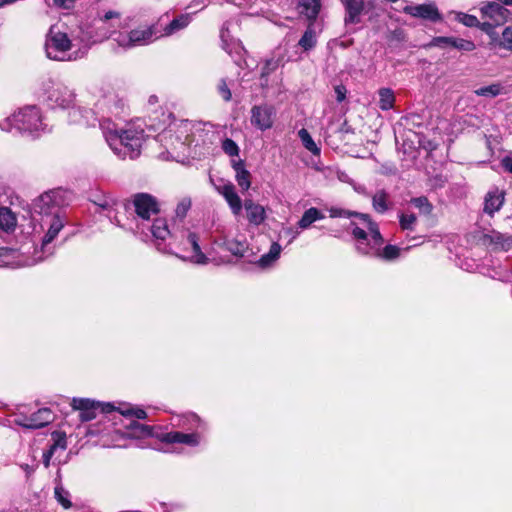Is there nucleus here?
I'll return each mask as SVG.
<instances>
[{"mask_svg": "<svg viewBox=\"0 0 512 512\" xmlns=\"http://www.w3.org/2000/svg\"><path fill=\"white\" fill-rule=\"evenodd\" d=\"M93 113L99 114L103 136L112 151L121 159H136L145 140L144 130L129 125L118 128L110 116L120 117L126 111V102L113 89L106 86L95 87Z\"/></svg>", "mask_w": 512, "mask_h": 512, "instance_id": "1", "label": "nucleus"}, {"mask_svg": "<svg viewBox=\"0 0 512 512\" xmlns=\"http://www.w3.org/2000/svg\"><path fill=\"white\" fill-rule=\"evenodd\" d=\"M68 192L54 189L41 194L32 203L33 232L46 230L41 242L42 254H52L48 245L56 238L65 223L63 206L67 204Z\"/></svg>", "mask_w": 512, "mask_h": 512, "instance_id": "2", "label": "nucleus"}, {"mask_svg": "<svg viewBox=\"0 0 512 512\" xmlns=\"http://www.w3.org/2000/svg\"><path fill=\"white\" fill-rule=\"evenodd\" d=\"M361 218L366 222V231L351 222V232L356 240V250L367 256L377 257L387 261L394 260L400 255V248L395 245H386L381 248L384 239L379 231L378 225L373 222L368 214H361Z\"/></svg>", "mask_w": 512, "mask_h": 512, "instance_id": "3", "label": "nucleus"}, {"mask_svg": "<svg viewBox=\"0 0 512 512\" xmlns=\"http://www.w3.org/2000/svg\"><path fill=\"white\" fill-rule=\"evenodd\" d=\"M133 205L136 212L138 231L152 239H163L169 235L167 220L159 216V205L155 197L147 193L134 195Z\"/></svg>", "mask_w": 512, "mask_h": 512, "instance_id": "4", "label": "nucleus"}, {"mask_svg": "<svg viewBox=\"0 0 512 512\" xmlns=\"http://www.w3.org/2000/svg\"><path fill=\"white\" fill-rule=\"evenodd\" d=\"M156 248L163 253L175 254L177 257L196 264H207L208 257L201 251L198 236L189 229L171 231L163 239H153Z\"/></svg>", "mask_w": 512, "mask_h": 512, "instance_id": "5", "label": "nucleus"}, {"mask_svg": "<svg viewBox=\"0 0 512 512\" xmlns=\"http://www.w3.org/2000/svg\"><path fill=\"white\" fill-rule=\"evenodd\" d=\"M76 30L69 36L58 25H52L46 34L44 49L46 56L54 61H77L85 57V46L75 37Z\"/></svg>", "mask_w": 512, "mask_h": 512, "instance_id": "6", "label": "nucleus"}, {"mask_svg": "<svg viewBox=\"0 0 512 512\" xmlns=\"http://www.w3.org/2000/svg\"><path fill=\"white\" fill-rule=\"evenodd\" d=\"M44 100L51 108L71 109L69 112L70 120L74 123H85L89 121L83 113H88L80 107H75L76 93L74 89L68 87L62 82L47 80L43 83Z\"/></svg>", "mask_w": 512, "mask_h": 512, "instance_id": "7", "label": "nucleus"}, {"mask_svg": "<svg viewBox=\"0 0 512 512\" xmlns=\"http://www.w3.org/2000/svg\"><path fill=\"white\" fill-rule=\"evenodd\" d=\"M13 128L22 134L39 137L48 130V125L37 106H26L0 122V129L10 132Z\"/></svg>", "mask_w": 512, "mask_h": 512, "instance_id": "8", "label": "nucleus"}, {"mask_svg": "<svg viewBox=\"0 0 512 512\" xmlns=\"http://www.w3.org/2000/svg\"><path fill=\"white\" fill-rule=\"evenodd\" d=\"M178 426L184 431L161 432L156 438L167 444H184L189 447H197L202 440L200 431L206 429L204 422L194 413L183 415L179 419Z\"/></svg>", "mask_w": 512, "mask_h": 512, "instance_id": "9", "label": "nucleus"}, {"mask_svg": "<svg viewBox=\"0 0 512 512\" xmlns=\"http://www.w3.org/2000/svg\"><path fill=\"white\" fill-rule=\"evenodd\" d=\"M203 131L200 123L181 120L178 123L170 125L159 137L161 141L170 143L173 149H181L193 143L198 144L197 137H200Z\"/></svg>", "mask_w": 512, "mask_h": 512, "instance_id": "10", "label": "nucleus"}, {"mask_svg": "<svg viewBox=\"0 0 512 512\" xmlns=\"http://www.w3.org/2000/svg\"><path fill=\"white\" fill-rule=\"evenodd\" d=\"M161 38L160 21L150 25L139 26L129 32L114 33L113 41L119 47L130 49L137 46L148 45Z\"/></svg>", "mask_w": 512, "mask_h": 512, "instance_id": "11", "label": "nucleus"}, {"mask_svg": "<svg viewBox=\"0 0 512 512\" xmlns=\"http://www.w3.org/2000/svg\"><path fill=\"white\" fill-rule=\"evenodd\" d=\"M112 36V32L107 27L103 20L98 18L91 22L81 23L76 29V40L85 46V55L88 53L90 47L98 42H102Z\"/></svg>", "mask_w": 512, "mask_h": 512, "instance_id": "12", "label": "nucleus"}, {"mask_svg": "<svg viewBox=\"0 0 512 512\" xmlns=\"http://www.w3.org/2000/svg\"><path fill=\"white\" fill-rule=\"evenodd\" d=\"M73 408L80 411L82 421H90L96 418L97 412L110 413L116 410L112 403L96 402L88 398H73Z\"/></svg>", "mask_w": 512, "mask_h": 512, "instance_id": "13", "label": "nucleus"}, {"mask_svg": "<svg viewBox=\"0 0 512 512\" xmlns=\"http://www.w3.org/2000/svg\"><path fill=\"white\" fill-rule=\"evenodd\" d=\"M251 124L260 131H266L272 128L276 115V110L272 105H255L250 111Z\"/></svg>", "mask_w": 512, "mask_h": 512, "instance_id": "14", "label": "nucleus"}, {"mask_svg": "<svg viewBox=\"0 0 512 512\" xmlns=\"http://www.w3.org/2000/svg\"><path fill=\"white\" fill-rule=\"evenodd\" d=\"M405 14L416 18L437 22L441 20V15L433 4L407 5L403 8Z\"/></svg>", "mask_w": 512, "mask_h": 512, "instance_id": "15", "label": "nucleus"}, {"mask_svg": "<svg viewBox=\"0 0 512 512\" xmlns=\"http://www.w3.org/2000/svg\"><path fill=\"white\" fill-rule=\"evenodd\" d=\"M164 17H168V14L163 15L158 20V21H160L161 38L172 36V35L176 34L177 32L185 29L190 24L191 19H192L190 14H181V15L177 16L176 18H174L173 20H171L169 23L164 25L162 23Z\"/></svg>", "mask_w": 512, "mask_h": 512, "instance_id": "16", "label": "nucleus"}, {"mask_svg": "<svg viewBox=\"0 0 512 512\" xmlns=\"http://www.w3.org/2000/svg\"><path fill=\"white\" fill-rule=\"evenodd\" d=\"M345 8V25L358 24L361 22V15L365 10L364 0H341Z\"/></svg>", "mask_w": 512, "mask_h": 512, "instance_id": "17", "label": "nucleus"}, {"mask_svg": "<svg viewBox=\"0 0 512 512\" xmlns=\"http://www.w3.org/2000/svg\"><path fill=\"white\" fill-rule=\"evenodd\" d=\"M481 12L483 16L492 21V23L489 24L490 26L503 24L506 22L509 15V11L503 5L495 2L484 5L481 8Z\"/></svg>", "mask_w": 512, "mask_h": 512, "instance_id": "18", "label": "nucleus"}, {"mask_svg": "<svg viewBox=\"0 0 512 512\" xmlns=\"http://www.w3.org/2000/svg\"><path fill=\"white\" fill-rule=\"evenodd\" d=\"M243 207L246 211L247 220L251 225L259 226L265 221L266 210L262 205L254 202L252 199H246Z\"/></svg>", "mask_w": 512, "mask_h": 512, "instance_id": "19", "label": "nucleus"}, {"mask_svg": "<svg viewBox=\"0 0 512 512\" xmlns=\"http://www.w3.org/2000/svg\"><path fill=\"white\" fill-rule=\"evenodd\" d=\"M504 200L505 193L503 191H500L498 188L490 190L485 196L484 212L493 215L501 209Z\"/></svg>", "mask_w": 512, "mask_h": 512, "instance_id": "20", "label": "nucleus"}, {"mask_svg": "<svg viewBox=\"0 0 512 512\" xmlns=\"http://www.w3.org/2000/svg\"><path fill=\"white\" fill-rule=\"evenodd\" d=\"M127 434L131 437H145L152 436L156 438V434H160L162 431L155 427L144 425L139 423L137 420L130 419V423L127 425Z\"/></svg>", "mask_w": 512, "mask_h": 512, "instance_id": "21", "label": "nucleus"}, {"mask_svg": "<svg viewBox=\"0 0 512 512\" xmlns=\"http://www.w3.org/2000/svg\"><path fill=\"white\" fill-rule=\"evenodd\" d=\"M231 165L235 171V178L243 191H247L251 186L250 172L245 168L244 162L241 159L231 160Z\"/></svg>", "mask_w": 512, "mask_h": 512, "instance_id": "22", "label": "nucleus"}, {"mask_svg": "<svg viewBox=\"0 0 512 512\" xmlns=\"http://www.w3.org/2000/svg\"><path fill=\"white\" fill-rule=\"evenodd\" d=\"M54 420V415L52 411L48 408H41L38 411L32 413L30 415V422L28 424V429H39L48 424H50Z\"/></svg>", "mask_w": 512, "mask_h": 512, "instance_id": "23", "label": "nucleus"}, {"mask_svg": "<svg viewBox=\"0 0 512 512\" xmlns=\"http://www.w3.org/2000/svg\"><path fill=\"white\" fill-rule=\"evenodd\" d=\"M4 203L5 201L0 200V230L11 233L16 228L17 218L8 207L4 206Z\"/></svg>", "mask_w": 512, "mask_h": 512, "instance_id": "24", "label": "nucleus"}, {"mask_svg": "<svg viewBox=\"0 0 512 512\" xmlns=\"http://www.w3.org/2000/svg\"><path fill=\"white\" fill-rule=\"evenodd\" d=\"M325 215L316 207H311L304 211L303 215L297 222V227L300 230L309 229L316 221L322 220Z\"/></svg>", "mask_w": 512, "mask_h": 512, "instance_id": "25", "label": "nucleus"}, {"mask_svg": "<svg viewBox=\"0 0 512 512\" xmlns=\"http://www.w3.org/2000/svg\"><path fill=\"white\" fill-rule=\"evenodd\" d=\"M321 8L320 0H300L298 3L299 13L310 20H315Z\"/></svg>", "mask_w": 512, "mask_h": 512, "instance_id": "26", "label": "nucleus"}, {"mask_svg": "<svg viewBox=\"0 0 512 512\" xmlns=\"http://www.w3.org/2000/svg\"><path fill=\"white\" fill-rule=\"evenodd\" d=\"M223 247L236 257H244L248 251L246 240L226 239L223 242Z\"/></svg>", "mask_w": 512, "mask_h": 512, "instance_id": "27", "label": "nucleus"}, {"mask_svg": "<svg viewBox=\"0 0 512 512\" xmlns=\"http://www.w3.org/2000/svg\"><path fill=\"white\" fill-rule=\"evenodd\" d=\"M372 206L376 212L381 214L388 211L391 206V203L389 201V194L383 189L378 190L372 196Z\"/></svg>", "mask_w": 512, "mask_h": 512, "instance_id": "28", "label": "nucleus"}, {"mask_svg": "<svg viewBox=\"0 0 512 512\" xmlns=\"http://www.w3.org/2000/svg\"><path fill=\"white\" fill-rule=\"evenodd\" d=\"M281 246L277 242H273L270 246L269 252L263 254L257 261V265L261 268L270 267L280 257Z\"/></svg>", "mask_w": 512, "mask_h": 512, "instance_id": "29", "label": "nucleus"}, {"mask_svg": "<svg viewBox=\"0 0 512 512\" xmlns=\"http://www.w3.org/2000/svg\"><path fill=\"white\" fill-rule=\"evenodd\" d=\"M378 106L381 110L387 111L393 108L395 102V95L390 88H380L378 90Z\"/></svg>", "mask_w": 512, "mask_h": 512, "instance_id": "30", "label": "nucleus"}, {"mask_svg": "<svg viewBox=\"0 0 512 512\" xmlns=\"http://www.w3.org/2000/svg\"><path fill=\"white\" fill-rule=\"evenodd\" d=\"M316 43H317L316 32L311 26H309L306 29V31L304 32V34L302 35V37L300 38L298 45L303 50L308 51V50L312 49L313 47H315Z\"/></svg>", "mask_w": 512, "mask_h": 512, "instance_id": "31", "label": "nucleus"}, {"mask_svg": "<svg viewBox=\"0 0 512 512\" xmlns=\"http://www.w3.org/2000/svg\"><path fill=\"white\" fill-rule=\"evenodd\" d=\"M116 410L125 417H129L131 419H145L147 417V413L142 408L132 407L127 404H123V407H118Z\"/></svg>", "mask_w": 512, "mask_h": 512, "instance_id": "32", "label": "nucleus"}, {"mask_svg": "<svg viewBox=\"0 0 512 512\" xmlns=\"http://www.w3.org/2000/svg\"><path fill=\"white\" fill-rule=\"evenodd\" d=\"M503 87L499 83H493L488 86L480 87L476 89L474 92L477 96H482L486 98H494L502 93Z\"/></svg>", "mask_w": 512, "mask_h": 512, "instance_id": "33", "label": "nucleus"}, {"mask_svg": "<svg viewBox=\"0 0 512 512\" xmlns=\"http://www.w3.org/2000/svg\"><path fill=\"white\" fill-rule=\"evenodd\" d=\"M298 136L300 140L302 141L303 146L310 151L314 155H318L320 153V149L317 147L316 143L312 139L309 132L302 128L298 131Z\"/></svg>", "mask_w": 512, "mask_h": 512, "instance_id": "34", "label": "nucleus"}, {"mask_svg": "<svg viewBox=\"0 0 512 512\" xmlns=\"http://www.w3.org/2000/svg\"><path fill=\"white\" fill-rule=\"evenodd\" d=\"M54 495L57 502L65 509H69L72 506L70 500V493L62 485H56L54 489Z\"/></svg>", "mask_w": 512, "mask_h": 512, "instance_id": "35", "label": "nucleus"}, {"mask_svg": "<svg viewBox=\"0 0 512 512\" xmlns=\"http://www.w3.org/2000/svg\"><path fill=\"white\" fill-rule=\"evenodd\" d=\"M224 199L228 203L232 213L235 216L240 215V213L242 211L243 204H242V200L239 197V195L237 194L236 190L234 189L226 197H224Z\"/></svg>", "mask_w": 512, "mask_h": 512, "instance_id": "36", "label": "nucleus"}, {"mask_svg": "<svg viewBox=\"0 0 512 512\" xmlns=\"http://www.w3.org/2000/svg\"><path fill=\"white\" fill-rule=\"evenodd\" d=\"M328 211L331 218H350L352 216L358 217L366 226V222L361 218L362 213L351 212L338 207H331Z\"/></svg>", "mask_w": 512, "mask_h": 512, "instance_id": "37", "label": "nucleus"}, {"mask_svg": "<svg viewBox=\"0 0 512 512\" xmlns=\"http://www.w3.org/2000/svg\"><path fill=\"white\" fill-rule=\"evenodd\" d=\"M417 217L414 214L402 213L399 215V223L402 230H414Z\"/></svg>", "mask_w": 512, "mask_h": 512, "instance_id": "38", "label": "nucleus"}, {"mask_svg": "<svg viewBox=\"0 0 512 512\" xmlns=\"http://www.w3.org/2000/svg\"><path fill=\"white\" fill-rule=\"evenodd\" d=\"M53 443L50 445L49 449L54 453L57 449H61L64 451L67 446L66 436L64 433L55 432L52 434Z\"/></svg>", "mask_w": 512, "mask_h": 512, "instance_id": "39", "label": "nucleus"}, {"mask_svg": "<svg viewBox=\"0 0 512 512\" xmlns=\"http://www.w3.org/2000/svg\"><path fill=\"white\" fill-rule=\"evenodd\" d=\"M94 203L96 205H98L102 210H107L108 211L107 216L111 219V221L115 222L117 225H120V221L116 217L112 218V216H111L113 206L115 205V201L113 199L103 198V199L99 200L98 202L94 201Z\"/></svg>", "mask_w": 512, "mask_h": 512, "instance_id": "40", "label": "nucleus"}, {"mask_svg": "<svg viewBox=\"0 0 512 512\" xmlns=\"http://www.w3.org/2000/svg\"><path fill=\"white\" fill-rule=\"evenodd\" d=\"M411 203L424 214H430L433 209L432 204L424 196L413 198Z\"/></svg>", "mask_w": 512, "mask_h": 512, "instance_id": "41", "label": "nucleus"}, {"mask_svg": "<svg viewBox=\"0 0 512 512\" xmlns=\"http://www.w3.org/2000/svg\"><path fill=\"white\" fill-rule=\"evenodd\" d=\"M452 48L457 49L459 51L469 52V51H473L475 49V44L470 40L453 37Z\"/></svg>", "mask_w": 512, "mask_h": 512, "instance_id": "42", "label": "nucleus"}, {"mask_svg": "<svg viewBox=\"0 0 512 512\" xmlns=\"http://www.w3.org/2000/svg\"><path fill=\"white\" fill-rule=\"evenodd\" d=\"M453 37L438 36L434 37L429 43L430 47H438L441 49L452 48Z\"/></svg>", "mask_w": 512, "mask_h": 512, "instance_id": "43", "label": "nucleus"}, {"mask_svg": "<svg viewBox=\"0 0 512 512\" xmlns=\"http://www.w3.org/2000/svg\"><path fill=\"white\" fill-rule=\"evenodd\" d=\"M222 149L227 155L231 157L239 155V147L237 143L232 139L226 138L222 143Z\"/></svg>", "mask_w": 512, "mask_h": 512, "instance_id": "44", "label": "nucleus"}, {"mask_svg": "<svg viewBox=\"0 0 512 512\" xmlns=\"http://www.w3.org/2000/svg\"><path fill=\"white\" fill-rule=\"evenodd\" d=\"M190 207H191V200L187 199V198L182 199L176 206V209H175L176 217L179 218L180 220H182L187 215V212L189 211Z\"/></svg>", "mask_w": 512, "mask_h": 512, "instance_id": "45", "label": "nucleus"}, {"mask_svg": "<svg viewBox=\"0 0 512 512\" xmlns=\"http://www.w3.org/2000/svg\"><path fill=\"white\" fill-rule=\"evenodd\" d=\"M281 65V59L280 58H271L268 59L263 68H262V76H268L270 73L275 71L279 66Z\"/></svg>", "mask_w": 512, "mask_h": 512, "instance_id": "46", "label": "nucleus"}, {"mask_svg": "<svg viewBox=\"0 0 512 512\" xmlns=\"http://www.w3.org/2000/svg\"><path fill=\"white\" fill-rule=\"evenodd\" d=\"M218 93L222 97V99L226 102L230 101L232 98V93L230 91V88L226 84V81L224 79H221L218 84Z\"/></svg>", "mask_w": 512, "mask_h": 512, "instance_id": "47", "label": "nucleus"}, {"mask_svg": "<svg viewBox=\"0 0 512 512\" xmlns=\"http://www.w3.org/2000/svg\"><path fill=\"white\" fill-rule=\"evenodd\" d=\"M458 20L467 27H476L479 24L477 17L465 13H460Z\"/></svg>", "mask_w": 512, "mask_h": 512, "instance_id": "48", "label": "nucleus"}, {"mask_svg": "<svg viewBox=\"0 0 512 512\" xmlns=\"http://www.w3.org/2000/svg\"><path fill=\"white\" fill-rule=\"evenodd\" d=\"M501 44L505 49L512 50V25L504 29Z\"/></svg>", "mask_w": 512, "mask_h": 512, "instance_id": "49", "label": "nucleus"}, {"mask_svg": "<svg viewBox=\"0 0 512 512\" xmlns=\"http://www.w3.org/2000/svg\"><path fill=\"white\" fill-rule=\"evenodd\" d=\"M298 227L295 229L293 227H285L281 231V235L288 237V243H292L299 235Z\"/></svg>", "mask_w": 512, "mask_h": 512, "instance_id": "50", "label": "nucleus"}, {"mask_svg": "<svg viewBox=\"0 0 512 512\" xmlns=\"http://www.w3.org/2000/svg\"><path fill=\"white\" fill-rule=\"evenodd\" d=\"M216 190L219 194H221L223 197H226L230 192H232L235 189V186L231 182L223 183L222 185H216Z\"/></svg>", "mask_w": 512, "mask_h": 512, "instance_id": "51", "label": "nucleus"}, {"mask_svg": "<svg viewBox=\"0 0 512 512\" xmlns=\"http://www.w3.org/2000/svg\"><path fill=\"white\" fill-rule=\"evenodd\" d=\"M29 422H30V416H26L22 413L17 415V417L15 418V423L24 428H28Z\"/></svg>", "mask_w": 512, "mask_h": 512, "instance_id": "52", "label": "nucleus"}, {"mask_svg": "<svg viewBox=\"0 0 512 512\" xmlns=\"http://www.w3.org/2000/svg\"><path fill=\"white\" fill-rule=\"evenodd\" d=\"M346 88L343 85H338L335 87L336 100L338 102H342L346 98Z\"/></svg>", "mask_w": 512, "mask_h": 512, "instance_id": "53", "label": "nucleus"}, {"mask_svg": "<svg viewBox=\"0 0 512 512\" xmlns=\"http://www.w3.org/2000/svg\"><path fill=\"white\" fill-rule=\"evenodd\" d=\"M431 186L435 189L444 187L446 179L442 176H435L430 180Z\"/></svg>", "mask_w": 512, "mask_h": 512, "instance_id": "54", "label": "nucleus"}, {"mask_svg": "<svg viewBox=\"0 0 512 512\" xmlns=\"http://www.w3.org/2000/svg\"><path fill=\"white\" fill-rule=\"evenodd\" d=\"M114 18H119V13L118 12H115V11H108L106 12L103 16H100L98 19L99 20H103L104 23L107 24V22L111 19H114Z\"/></svg>", "mask_w": 512, "mask_h": 512, "instance_id": "55", "label": "nucleus"}, {"mask_svg": "<svg viewBox=\"0 0 512 512\" xmlns=\"http://www.w3.org/2000/svg\"><path fill=\"white\" fill-rule=\"evenodd\" d=\"M76 0H53L54 4L58 7L68 9Z\"/></svg>", "mask_w": 512, "mask_h": 512, "instance_id": "56", "label": "nucleus"}, {"mask_svg": "<svg viewBox=\"0 0 512 512\" xmlns=\"http://www.w3.org/2000/svg\"><path fill=\"white\" fill-rule=\"evenodd\" d=\"M350 184L353 186V189L358 193L362 194L364 196H369V193L367 192V189L364 185L357 184L355 182H350Z\"/></svg>", "mask_w": 512, "mask_h": 512, "instance_id": "57", "label": "nucleus"}, {"mask_svg": "<svg viewBox=\"0 0 512 512\" xmlns=\"http://www.w3.org/2000/svg\"><path fill=\"white\" fill-rule=\"evenodd\" d=\"M502 166L506 171L512 173V155L506 156L502 159Z\"/></svg>", "mask_w": 512, "mask_h": 512, "instance_id": "58", "label": "nucleus"}, {"mask_svg": "<svg viewBox=\"0 0 512 512\" xmlns=\"http://www.w3.org/2000/svg\"><path fill=\"white\" fill-rule=\"evenodd\" d=\"M228 2L239 6V7H245L247 5L252 4L255 0H227Z\"/></svg>", "mask_w": 512, "mask_h": 512, "instance_id": "59", "label": "nucleus"}, {"mask_svg": "<svg viewBox=\"0 0 512 512\" xmlns=\"http://www.w3.org/2000/svg\"><path fill=\"white\" fill-rule=\"evenodd\" d=\"M55 453L53 451H51L50 449H48L47 451H45L43 453V463L46 467L49 466L50 464V460L52 458V456L54 455Z\"/></svg>", "mask_w": 512, "mask_h": 512, "instance_id": "60", "label": "nucleus"}, {"mask_svg": "<svg viewBox=\"0 0 512 512\" xmlns=\"http://www.w3.org/2000/svg\"><path fill=\"white\" fill-rule=\"evenodd\" d=\"M227 25H228V23H225L221 29V38L223 41H225L226 37H228V26Z\"/></svg>", "mask_w": 512, "mask_h": 512, "instance_id": "61", "label": "nucleus"}, {"mask_svg": "<svg viewBox=\"0 0 512 512\" xmlns=\"http://www.w3.org/2000/svg\"><path fill=\"white\" fill-rule=\"evenodd\" d=\"M44 258L42 256L38 257L37 259H35L31 264H36L37 262H40L42 261Z\"/></svg>", "mask_w": 512, "mask_h": 512, "instance_id": "62", "label": "nucleus"}, {"mask_svg": "<svg viewBox=\"0 0 512 512\" xmlns=\"http://www.w3.org/2000/svg\"><path fill=\"white\" fill-rule=\"evenodd\" d=\"M387 2H391V3H394V2H397L398 0H386Z\"/></svg>", "mask_w": 512, "mask_h": 512, "instance_id": "63", "label": "nucleus"}]
</instances>
